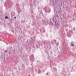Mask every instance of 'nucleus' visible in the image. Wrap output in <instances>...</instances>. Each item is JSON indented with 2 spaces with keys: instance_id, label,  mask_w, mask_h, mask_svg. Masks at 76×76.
I'll list each match as a JSON object with an SVG mask.
<instances>
[{
  "instance_id": "20e7f679",
  "label": "nucleus",
  "mask_w": 76,
  "mask_h": 76,
  "mask_svg": "<svg viewBox=\"0 0 76 76\" xmlns=\"http://www.w3.org/2000/svg\"><path fill=\"white\" fill-rule=\"evenodd\" d=\"M14 18H15V19H16V17H14Z\"/></svg>"
},
{
  "instance_id": "f03ea898",
  "label": "nucleus",
  "mask_w": 76,
  "mask_h": 76,
  "mask_svg": "<svg viewBox=\"0 0 76 76\" xmlns=\"http://www.w3.org/2000/svg\"><path fill=\"white\" fill-rule=\"evenodd\" d=\"M5 19H8V17L7 16L6 17Z\"/></svg>"
},
{
  "instance_id": "1a4fd4ad",
  "label": "nucleus",
  "mask_w": 76,
  "mask_h": 76,
  "mask_svg": "<svg viewBox=\"0 0 76 76\" xmlns=\"http://www.w3.org/2000/svg\"><path fill=\"white\" fill-rule=\"evenodd\" d=\"M12 32H13V31H12Z\"/></svg>"
},
{
  "instance_id": "6e6552de",
  "label": "nucleus",
  "mask_w": 76,
  "mask_h": 76,
  "mask_svg": "<svg viewBox=\"0 0 76 76\" xmlns=\"http://www.w3.org/2000/svg\"><path fill=\"white\" fill-rule=\"evenodd\" d=\"M12 32H13V31H12Z\"/></svg>"
},
{
  "instance_id": "39448f33",
  "label": "nucleus",
  "mask_w": 76,
  "mask_h": 76,
  "mask_svg": "<svg viewBox=\"0 0 76 76\" xmlns=\"http://www.w3.org/2000/svg\"><path fill=\"white\" fill-rule=\"evenodd\" d=\"M31 39H32V38H31Z\"/></svg>"
},
{
  "instance_id": "0eeeda50",
  "label": "nucleus",
  "mask_w": 76,
  "mask_h": 76,
  "mask_svg": "<svg viewBox=\"0 0 76 76\" xmlns=\"http://www.w3.org/2000/svg\"><path fill=\"white\" fill-rule=\"evenodd\" d=\"M14 32V31H13V32Z\"/></svg>"
},
{
  "instance_id": "7ed1b4c3",
  "label": "nucleus",
  "mask_w": 76,
  "mask_h": 76,
  "mask_svg": "<svg viewBox=\"0 0 76 76\" xmlns=\"http://www.w3.org/2000/svg\"><path fill=\"white\" fill-rule=\"evenodd\" d=\"M39 72H40L39 73H40L41 72V70H39Z\"/></svg>"
},
{
  "instance_id": "f257e3e1",
  "label": "nucleus",
  "mask_w": 76,
  "mask_h": 76,
  "mask_svg": "<svg viewBox=\"0 0 76 76\" xmlns=\"http://www.w3.org/2000/svg\"><path fill=\"white\" fill-rule=\"evenodd\" d=\"M71 44L72 47H74V44L72 45V42L71 43Z\"/></svg>"
},
{
  "instance_id": "423d86ee",
  "label": "nucleus",
  "mask_w": 76,
  "mask_h": 76,
  "mask_svg": "<svg viewBox=\"0 0 76 76\" xmlns=\"http://www.w3.org/2000/svg\"><path fill=\"white\" fill-rule=\"evenodd\" d=\"M47 75H48V73L46 74Z\"/></svg>"
}]
</instances>
